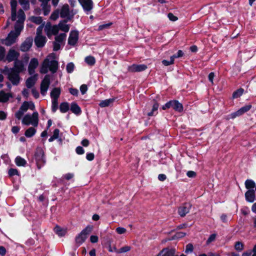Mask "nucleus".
<instances>
[{
	"mask_svg": "<svg viewBox=\"0 0 256 256\" xmlns=\"http://www.w3.org/2000/svg\"><path fill=\"white\" fill-rule=\"evenodd\" d=\"M114 98L105 100H104L101 101L99 104V106L101 108H104L106 106H110L111 104H112L113 103V102H114Z\"/></svg>",
	"mask_w": 256,
	"mask_h": 256,
	"instance_id": "obj_28",
	"label": "nucleus"
},
{
	"mask_svg": "<svg viewBox=\"0 0 256 256\" xmlns=\"http://www.w3.org/2000/svg\"><path fill=\"white\" fill-rule=\"evenodd\" d=\"M158 106L159 105L158 103L154 102V104L152 105V108L151 112H148L147 115L149 116H152L157 114V110Z\"/></svg>",
	"mask_w": 256,
	"mask_h": 256,
	"instance_id": "obj_31",
	"label": "nucleus"
},
{
	"mask_svg": "<svg viewBox=\"0 0 256 256\" xmlns=\"http://www.w3.org/2000/svg\"><path fill=\"white\" fill-rule=\"evenodd\" d=\"M46 42V38L44 36H36L34 38V42L38 48L43 47Z\"/></svg>",
	"mask_w": 256,
	"mask_h": 256,
	"instance_id": "obj_17",
	"label": "nucleus"
},
{
	"mask_svg": "<svg viewBox=\"0 0 256 256\" xmlns=\"http://www.w3.org/2000/svg\"><path fill=\"white\" fill-rule=\"evenodd\" d=\"M170 108H172V100L169 101L166 103L164 106H162V108L164 110H165Z\"/></svg>",
	"mask_w": 256,
	"mask_h": 256,
	"instance_id": "obj_61",
	"label": "nucleus"
},
{
	"mask_svg": "<svg viewBox=\"0 0 256 256\" xmlns=\"http://www.w3.org/2000/svg\"><path fill=\"white\" fill-rule=\"evenodd\" d=\"M28 102L25 101L22 104L20 108L21 110L26 112L28 109Z\"/></svg>",
	"mask_w": 256,
	"mask_h": 256,
	"instance_id": "obj_47",
	"label": "nucleus"
},
{
	"mask_svg": "<svg viewBox=\"0 0 256 256\" xmlns=\"http://www.w3.org/2000/svg\"><path fill=\"white\" fill-rule=\"evenodd\" d=\"M58 100H52V112H54L58 109Z\"/></svg>",
	"mask_w": 256,
	"mask_h": 256,
	"instance_id": "obj_46",
	"label": "nucleus"
},
{
	"mask_svg": "<svg viewBox=\"0 0 256 256\" xmlns=\"http://www.w3.org/2000/svg\"><path fill=\"white\" fill-rule=\"evenodd\" d=\"M38 74H34L26 80V86L28 88H30L34 86L38 80Z\"/></svg>",
	"mask_w": 256,
	"mask_h": 256,
	"instance_id": "obj_19",
	"label": "nucleus"
},
{
	"mask_svg": "<svg viewBox=\"0 0 256 256\" xmlns=\"http://www.w3.org/2000/svg\"><path fill=\"white\" fill-rule=\"evenodd\" d=\"M175 250L174 248H164L159 254H161L160 256H175Z\"/></svg>",
	"mask_w": 256,
	"mask_h": 256,
	"instance_id": "obj_22",
	"label": "nucleus"
},
{
	"mask_svg": "<svg viewBox=\"0 0 256 256\" xmlns=\"http://www.w3.org/2000/svg\"><path fill=\"white\" fill-rule=\"evenodd\" d=\"M66 35V34H60L55 37V41L53 42L54 50L57 51L60 48V46L64 44Z\"/></svg>",
	"mask_w": 256,
	"mask_h": 256,
	"instance_id": "obj_6",
	"label": "nucleus"
},
{
	"mask_svg": "<svg viewBox=\"0 0 256 256\" xmlns=\"http://www.w3.org/2000/svg\"><path fill=\"white\" fill-rule=\"evenodd\" d=\"M33 42V39L32 38H28L20 46V50L22 52H27L32 47Z\"/></svg>",
	"mask_w": 256,
	"mask_h": 256,
	"instance_id": "obj_11",
	"label": "nucleus"
},
{
	"mask_svg": "<svg viewBox=\"0 0 256 256\" xmlns=\"http://www.w3.org/2000/svg\"><path fill=\"white\" fill-rule=\"evenodd\" d=\"M85 62L90 66H93L96 62V60L94 57L88 56L85 58Z\"/></svg>",
	"mask_w": 256,
	"mask_h": 256,
	"instance_id": "obj_41",
	"label": "nucleus"
},
{
	"mask_svg": "<svg viewBox=\"0 0 256 256\" xmlns=\"http://www.w3.org/2000/svg\"><path fill=\"white\" fill-rule=\"evenodd\" d=\"M172 108L175 110L181 112L183 110L182 104L178 100H172Z\"/></svg>",
	"mask_w": 256,
	"mask_h": 256,
	"instance_id": "obj_25",
	"label": "nucleus"
},
{
	"mask_svg": "<svg viewBox=\"0 0 256 256\" xmlns=\"http://www.w3.org/2000/svg\"><path fill=\"white\" fill-rule=\"evenodd\" d=\"M192 207V204L190 203H186L178 208V212L181 216H184L189 212Z\"/></svg>",
	"mask_w": 256,
	"mask_h": 256,
	"instance_id": "obj_13",
	"label": "nucleus"
},
{
	"mask_svg": "<svg viewBox=\"0 0 256 256\" xmlns=\"http://www.w3.org/2000/svg\"><path fill=\"white\" fill-rule=\"evenodd\" d=\"M16 6L17 2L16 0H11L10 6H11V20L12 21H14L16 18Z\"/></svg>",
	"mask_w": 256,
	"mask_h": 256,
	"instance_id": "obj_18",
	"label": "nucleus"
},
{
	"mask_svg": "<svg viewBox=\"0 0 256 256\" xmlns=\"http://www.w3.org/2000/svg\"><path fill=\"white\" fill-rule=\"evenodd\" d=\"M193 246L191 244H188L186 246L185 252L186 253L191 252L193 250Z\"/></svg>",
	"mask_w": 256,
	"mask_h": 256,
	"instance_id": "obj_51",
	"label": "nucleus"
},
{
	"mask_svg": "<svg viewBox=\"0 0 256 256\" xmlns=\"http://www.w3.org/2000/svg\"><path fill=\"white\" fill-rule=\"evenodd\" d=\"M8 174L10 176H14V175H18V170L16 169L10 168L8 170Z\"/></svg>",
	"mask_w": 256,
	"mask_h": 256,
	"instance_id": "obj_52",
	"label": "nucleus"
},
{
	"mask_svg": "<svg viewBox=\"0 0 256 256\" xmlns=\"http://www.w3.org/2000/svg\"><path fill=\"white\" fill-rule=\"evenodd\" d=\"M92 227L88 226L84 229L80 233L76 238V242L78 246L82 244L87 238V236L92 230Z\"/></svg>",
	"mask_w": 256,
	"mask_h": 256,
	"instance_id": "obj_5",
	"label": "nucleus"
},
{
	"mask_svg": "<svg viewBox=\"0 0 256 256\" xmlns=\"http://www.w3.org/2000/svg\"><path fill=\"white\" fill-rule=\"evenodd\" d=\"M23 24L24 22L16 21L15 26L14 29L15 31L14 32L17 35H20V32L23 28Z\"/></svg>",
	"mask_w": 256,
	"mask_h": 256,
	"instance_id": "obj_27",
	"label": "nucleus"
},
{
	"mask_svg": "<svg viewBox=\"0 0 256 256\" xmlns=\"http://www.w3.org/2000/svg\"><path fill=\"white\" fill-rule=\"evenodd\" d=\"M60 14V10H54L50 16V19L52 20H56L58 18Z\"/></svg>",
	"mask_w": 256,
	"mask_h": 256,
	"instance_id": "obj_45",
	"label": "nucleus"
},
{
	"mask_svg": "<svg viewBox=\"0 0 256 256\" xmlns=\"http://www.w3.org/2000/svg\"><path fill=\"white\" fill-rule=\"evenodd\" d=\"M3 72L8 76V78L14 85H18L20 83V72H17L14 69L8 68L6 67L3 70Z\"/></svg>",
	"mask_w": 256,
	"mask_h": 256,
	"instance_id": "obj_3",
	"label": "nucleus"
},
{
	"mask_svg": "<svg viewBox=\"0 0 256 256\" xmlns=\"http://www.w3.org/2000/svg\"><path fill=\"white\" fill-rule=\"evenodd\" d=\"M251 107V105H246L241 108L240 110L244 114L248 111L250 109Z\"/></svg>",
	"mask_w": 256,
	"mask_h": 256,
	"instance_id": "obj_54",
	"label": "nucleus"
},
{
	"mask_svg": "<svg viewBox=\"0 0 256 256\" xmlns=\"http://www.w3.org/2000/svg\"><path fill=\"white\" fill-rule=\"evenodd\" d=\"M88 90L86 85L82 84L80 87V90L82 94H84Z\"/></svg>",
	"mask_w": 256,
	"mask_h": 256,
	"instance_id": "obj_63",
	"label": "nucleus"
},
{
	"mask_svg": "<svg viewBox=\"0 0 256 256\" xmlns=\"http://www.w3.org/2000/svg\"><path fill=\"white\" fill-rule=\"evenodd\" d=\"M59 10L60 16L62 18H66V20H64L65 23L68 20H70L76 14V12H74L73 10H70L69 6L68 4L63 5Z\"/></svg>",
	"mask_w": 256,
	"mask_h": 256,
	"instance_id": "obj_4",
	"label": "nucleus"
},
{
	"mask_svg": "<svg viewBox=\"0 0 256 256\" xmlns=\"http://www.w3.org/2000/svg\"><path fill=\"white\" fill-rule=\"evenodd\" d=\"M38 65V62L37 58H32L31 59L28 66V72L30 74L32 75L35 72V69Z\"/></svg>",
	"mask_w": 256,
	"mask_h": 256,
	"instance_id": "obj_14",
	"label": "nucleus"
},
{
	"mask_svg": "<svg viewBox=\"0 0 256 256\" xmlns=\"http://www.w3.org/2000/svg\"><path fill=\"white\" fill-rule=\"evenodd\" d=\"M235 249L238 251H242L244 249V244L242 242H236L234 246Z\"/></svg>",
	"mask_w": 256,
	"mask_h": 256,
	"instance_id": "obj_44",
	"label": "nucleus"
},
{
	"mask_svg": "<svg viewBox=\"0 0 256 256\" xmlns=\"http://www.w3.org/2000/svg\"><path fill=\"white\" fill-rule=\"evenodd\" d=\"M111 24H112V23H108V24H104L100 25L98 26V30H102L104 29L108 28L110 26Z\"/></svg>",
	"mask_w": 256,
	"mask_h": 256,
	"instance_id": "obj_55",
	"label": "nucleus"
},
{
	"mask_svg": "<svg viewBox=\"0 0 256 256\" xmlns=\"http://www.w3.org/2000/svg\"><path fill=\"white\" fill-rule=\"evenodd\" d=\"M126 231V229L124 228L118 227L116 228V232L120 234L125 233Z\"/></svg>",
	"mask_w": 256,
	"mask_h": 256,
	"instance_id": "obj_60",
	"label": "nucleus"
},
{
	"mask_svg": "<svg viewBox=\"0 0 256 256\" xmlns=\"http://www.w3.org/2000/svg\"><path fill=\"white\" fill-rule=\"evenodd\" d=\"M168 16L170 20L172 22H175L178 19L176 16H174L172 13L170 12L168 14Z\"/></svg>",
	"mask_w": 256,
	"mask_h": 256,
	"instance_id": "obj_56",
	"label": "nucleus"
},
{
	"mask_svg": "<svg viewBox=\"0 0 256 256\" xmlns=\"http://www.w3.org/2000/svg\"><path fill=\"white\" fill-rule=\"evenodd\" d=\"M5 56V49L2 46H0V60H2Z\"/></svg>",
	"mask_w": 256,
	"mask_h": 256,
	"instance_id": "obj_57",
	"label": "nucleus"
},
{
	"mask_svg": "<svg viewBox=\"0 0 256 256\" xmlns=\"http://www.w3.org/2000/svg\"><path fill=\"white\" fill-rule=\"evenodd\" d=\"M54 232L59 236H64L66 232V230L60 226H56L54 228Z\"/></svg>",
	"mask_w": 256,
	"mask_h": 256,
	"instance_id": "obj_29",
	"label": "nucleus"
},
{
	"mask_svg": "<svg viewBox=\"0 0 256 256\" xmlns=\"http://www.w3.org/2000/svg\"><path fill=\"white\" fill-rule=\"evenodd\" d=\"M246 188L249 190H254L253 188L255 187V182L252 180H247L245 182Z\"/></svg>",
	"mask_w": 256,
	"mask_h": 256,
	"instance_id": "obj_34",
	"label": "nucleus"
},
{
	"mask_svg": "<svg viewBox=\"0 0 256 256\" xmlns=\"http://www.w3.org/2000/svg\"><path fill=\"white\" fill-rule=\"evenodd\" d=\"M74 64L72 62H69L66 66V71L68 73H72L74 71Z\"/></svg>",
	"mask_w": 256,
	"mask_h": 256,
	"instance_id": "obj_43",
	"label": "nucleus"
},
{
	"mask_svg": "<svg viewBox=\"0 0 256 256\" xmlns=\"http://www.w3.org/2000/svg\"><path fill=\"white\" fill-rule=\"evenodd\" d=\"M18 36L14 32L12 31L8 35V37L4 40V44L10 46L15 42L16 38Z\"/></svg>",
	"mask_w": 256,
	"mask_h": 256,
	"instance_id": "obj_15",
	"label": "nucleus"
},
{
	"mask_svg": "<svg viewBox=\"0 0 256 256\" xmlns=\"http://www.w3.org/2000/svg\"><path fill=\"white\" fill-rule=\"evenodd\" d=\"M20 56V54L16 50L10 49L6 56V59L8 62L16 61Z\"/></svg>",
	"mask_w": 256,
	"mask_h": 256,
	"instance_id": "obj_12",
	"label": "nucleus"
},
{
	"mask_svg": "<svg viewBox=\"0 0 256 256\" xmlns=\"http://www.w3.org/2000/svg\"><path fill=\"white\" fill-rule=\"evenodd\" d=\"M17 18H18L17 21L24 22L25 20V14L22 10L20 9L18 10Z\"/></svg>",
	"mask_w": 256,
	"mask_h": 256,
	"instance_id": "obj_39",
	"label": "nucleus"
},
{
	"mask_svg": "<svg viewBox=\"0 0 256 256\" xmlns=\"http://www.w3.org/2000/svg\"><path fill=\"white\" fill-rule=\"evenodd\" d=\"M24 113V112L20 108L19 110L15 113V116L17 119L20 120L22 118Z\"/></svg>",
	"mask_w": 256,
	"mask_h": 256,
	"instance_id": "obj_49",
	"label": "nucleus"
},
{
	"mask_svg": "<svg viewBox=\"0 0 256 256\" xmlns=\"http://www.w3.org/2000/svg\"><path fill=\"white\" fill-rule=\"evenodd\" d=\"M18 2L24 10H28L30 8L28 0H18Z\"/></svg>",
	"mask_w": 256,
	"mask_h": 256,
	"instance_id": "obj_37",
	"label": "nucleus"
},
{
	"mask_svg": "<svg viewBox=\"0 0 256 256\" xmlns=\"http://www.w3.org/2000/svg\"><path fill=\"white\" fill-rule=\"evenodd\" d=\"M44 27V24L40 26L36 29V36H42V30Z\"/></svg>",
	"mask_w": 256,
	"mask_h": 256,
	"instance_id": "obj_50",
	"label": "nucleus"
},
{
	"mask_svg": "<svg viewBox=\"0 0 256 256\" xmlns=\"http://www.w3.org/2000/svg\"><path fill=\"white\" fill-rule=\"evenodd\" d=\"M78 1L86 13L92 9L93 2L92 0H78Z\"/></svg>",
	"mask_w": 256,
	"mask_h": 256,
	"instance_id": "obj_10",
	"label": "nucleus"
},
{
	"mask_svg": "<svg viewBox=\"0 0 256 256\" xmlns=\"http://www.w3.org/2000/svg\"><path fill=\"white\" fill-rule=\"evenodd\" d=\"M60 94V89L58 88H54L50 92L52 100H58Z\"/></svg>",
	"mask_w": 256,
	"mask_h": 256,
	"instance_id": "obj_26",
	"label": "nucleus"
},
{
	"mask_svg": "<svg viewBox=\"0 0 256 256\" xmlns=\"http://www.w3.org/2000/svg\"><path fill=\"white\" fill-rule=\"evenodd\" d=\"M48 2L42 3L41 6L44 11V14L47 16L50 11V6L48 4Z\"/></svg>",
	"mask_w": 256,
	"mask_h": 256,
	"instance_id": "obj_30",
	"label": "nucleus"
},
{
	"mask_svg": "<svg viewBox=\"0 0 256 256\" xmlns=\"http://www.w3.org/2000/svg\"><path fill=\"white\" fill-rule=\"evenodd\" d=\"M50 76L46 74L44 76V78L42 80L40 84V93L42 96L46 95L50 85Z\"/></svg>",
	"mask_w": 256,
	"mask_h": 256,
	"instance_id": "obj_8",
	"label": "nucleus"
},
{
	"mask_svg": "<svg viewBox=\"0 0 256 256\" xmlns=\"http://www.w3.org/2000/svg\"><path fill=\"white\" fill-rule=\"evenodd\" d=\"M59 30L64 32H68L70 30V26L68 24L63 22H60L58 26Z\"/></svg>",
	"mask_w": 256,
	"mask_h": 256,
	"instance_id": "obj_38",
	"label": "nucleus"
},
{
	"mask_svg": "<svg viewBox=\"0 0 256 256\" xmlns=\"http://www.w3.org/2000/svg\"><path fill=\"white\" fill-rule=\"evenodd\" d=\"M36 132V130L33 127H30L25 132L24 134L28 138H31Z\"/></svg>",
	"mask_w": 256,
	"mask_h": 256,
	"instance_id": "obj_32",
	"label": "nucleus"
},
{
	"mask_svg": "<svg viewBox=\"0 0 256 256\" xmlns=\"http://www.w3.org/2000/svg\"><path fill=\"white\" fill-rule=\"evenodd\" d=\"M22 124L29 126L32 124L34 127H36L38 124V114L37 112H34L32 114H26L22 119Z\"/></svg>",
	"mask_w": 256,
	"mask_h": 256,
	"instance_id": "obj_2",
	"label": "nucleus"
},
{
	"mask_svg": "<svg viewBox=\"0 0 256 256\" xmlns=\"http://www.w3.org/2000/svg\"><path fill=\"white\" fill-rule=\"evenodd\" d=\"M44 30L46 34L49 38H50L52 35H56L59 31V28L58 26H52L50 22H48L46 24Z\"/></svg>",
	"mask_w": 256,
	"mask_h": 256,
	"instance_id": "obj_7",
	"label": "nucleus"
},
{
	"mask_svg": "<svg viewBox=\"0 0 256 256\" xmlns=\"http://www.w3.org/2000/svg\"><path fill=\"white\" fill-rule=\"evenodd\" d=\"M78 31H72L68 39V44L71 46H74L78 42Z\"/></svg>",
	"mask_w": 256,
	"mask_h": 256,
	"instance_id": "obj_16",
	"label": "nucleus"
},
{
	"mask_svg": "<svg viewBox=\"0 0 256 256\" xmlns=\"http://www.w3.org/2000/svg\"><path fill=\"white\" fill-rule=\"evenodd\" d=\"M94 155L93 153H88L86 154V158L88 160L92 161L94 159Z\"/></svg>",
	"mask_w": 256,
	"mask_h": 256,
	"instance_id": "obj_64",
	"label": "nucleus"
},
{
	"mask_svg": "<svg viewBox=\"0 0 256 256\" xmlns=\"http://www.w3.org/2000/svg\"><path fill=\"white\" fill-rule=\"evenodd\" d=\"M10 97H12V96L10 93H6L3 90L0 92V102H7Z\"/></svg>",
	"mask_w": 256,
	"mask_h": 256,
	"instance_id": "obj_24",
	"label": "nucleus"
},
{
	"mask_svg": "<svg viewBox=\"0 0 256 256\" xmlns=\"http://www.w3.org/2000/svg\"><path fill=\"white\" fill-rule=\"evenodd\" d=\"M70 110L76 115H80L82 113L80 107L75 102L71 104Z\"/></svg>",
	"mask_w": 256,
	"mask_h": 256,
	"instance_id": "obj_23",
	"label": "nucleus"
},
{
	"mask_svg": "<svg viewBox=\"0 0 256 256\" xmlns=\"http://www.w3.org/2000/svg\"><path fill=\"white\" fill-rule=\"evenodd\" d=\"M15 162L16 164L19 166H24L26 164V160L20 156L16 157L15 159Z\"/></svg>",
	"mask_w": 256,
	"mask_h": 256,
	"instance_id": "obj_33",
	"label": "nucleus"
},
{
	"mask_svg": "<svg viewBox=\"0 0 256 256\" xmlns=\"http://www.w3.org/2000/svg\"><path fill=\"white\" fill-rule=\"evenodd\" d=\"M30 20L31 22H34L37 24H40L42 22V18L40 16H32L30 18Z\"/></svg>",
	"mask_w": 256,
	"mask_h": 256,
	"instance_id": "obj_40",
	"label": "nucleus"
},
{
	"mask_svg": "<svg viewBox=\"0 0 256 256\" xmlns=\"http://www.w3.org/2000/svg\"><path fill=\"white\" fill-rule=\"evenodd\" d=\"M69 108V104L68 102H64L60 104V110L61 112L65 113L68 110Z\"/></svg>",
	"mask_w": 256,
	"mask_h": 256,
	"instance_id": "obj_36",
	"label": "nucleus"
},
{
	"mask_svg": "<svg viewBox=\"0 0 256 256\" xmlns=\"http://www.w3.org/2000/svg\"><path fill=\"white\" fill-rule=\"evenodd\" d=\"M76 152L78 154H82L84 152V149L80 146H78L76 148Z\"/></svg>",
	"mask_w": 256,
	"mask_h": 256,
	"instance_id": "obj_53",
	"label": "nucleus"
},
{
	"mask_svg": "<svg viewBox=\"0 0 256 256\" xmlns=\"http://www.w3.org/2000/svg\"><path fill=\"white\" fill-rule=\"evenodd\" d=\"M186 233L183 232H178L172 237L173 239L180 238L186 236Z\"/></svg>",
	"mask_w": 256,
	"mask_h": 256,
	"instance_id": "obj_48",
	"label": "nucleus"
},
{
	"mask_svg": "<svg viewBox=\"0 0 256 256\" xmlns=\"http://www.w3.org/2000/svg\"><path fill=\"white\" fill-rule=\"evenodd\" d=\"M242 114H244V113L239 109L238 111L232 114V118H235L236 116H240Z\"/></svg>",
	"mask_w": 256,
	"mask_h": 256,
	"instance_id": "obj_59",
	"label": "nucleus"
},
{
	"mask_svg": "<svg viewBox=\"0 0 256 256\" xmlns=\"http://www.w3.org/2000/svg\"><path fill=\"white\" fill-rule=\"evenodd\" d=\"M147 68V66L144 64H133L128 66V70L131 72H140L145 70Z\"/></svg>",
	"mask_w": 256,
	"mask_h": 256,
	"instance_id": "obj_9",
	"label": "nucleus"
},
{
	"mask_svg": "<svg viewBox=\"0 0 256 256\" xmlns=\"http://www.w3.org/2000/svg\"><path fill=\"white\" fill-rule=\"evenodd\" d=\"M54 57V54H52L44 60L40 69L41 74H46L48 70L52 74L56 72L58 68V62L54 60H50L51 58Z\"/></svg>",
	"mask_w": 256,
	"mask_h": 256,
	"instance_id": "obj_1",
	"label": "nucleus"
},
{
	"mask_svg": "<svg viewBox=\"0 0 256 256\" xmlns=\"http://www.w3.org/2000/svg\"><path fill=\"white\" fill-rule=\"evenodd\" d=\"M11 69H14L18 72H20L24 70V62L20 60H16L14 62V67Z\"/></svg>",
	"mask_w": 256,
	"mask_h": 256,
	"instance_id": "obj_20",
	"label": "nucleus"
},
{
	"mask_svg": "<svg viewBox=\"0 0 256 256\" xmlns=\"http://www.w3.org/2000/svg\"><path fill=\"white\" fill-rule=\"evenodd\" d=\"M244 90L243 88H240L238 89V90L234 92L232 94L233 98H236L240 97L244 93Z\"/></svg>",
	"mask_w": 256,
	"mask_h": 256,
	"instance_id": "obj_42",
	"label": "nucleus"
},
{
	"mask_svg": "<svg viewBox=\"0 0 256 256\" xmlns=\"http://www.w3.org/2000/svg\"><path fill=\"white\" fill-rule=\"evenodd\" d=\"M69 92L72 94L76 96H78V90L76 88H70L69 89Z\"/></svg>",
	"mask_w": 256,
	"mask_h": 256,
	"instance_id": "obj_62",
	"label": "nucleus"
},
{
	"mask_svg": "<svg viewBox=\"0 0 256 256\" xmlns=\"http://www.w3.org/2000/svg\"><path fill=\"white\" fill-rule=\"evenodd\" d=\"M131 249V248L130 246H124L119 250L116 249V247H114V250L115 252H116L117 254H121V253H124L128 251H130Z\"/></svg>",
	"mask_w": 256,
	"mask_h": 256,
	"instance_id": "obj_35",
	"label": "nucleus"
},
{
	"mask_svg": "<svg viewBox=\"0 0 256 256\" xmlns=\"http://www.w3.org/2000/svg\"><path fill=\"white\" fill-rule=\"evenodd\" d=\"M216 235L215 234H211L206 241V244H209L211 242L214 241L216 239Z\"/></svg>",
	"mask_w": 256,
	"mask_h": 256,
	"instance_id": "obj_58",
	"label": "nucleus"
},
{
	"mask_svg": "<svg viewBox=\"0 0 256 256\" xmlns=\"http://www.w3.org/2000/svg\"><path fill=\"white\" fill-rule=\"evenodd\" d=\"M246 200L250 202H252L255 199V192L254 190H249L245 194Z\"/></svg>",
	"mask_w": 256,
	"mask_h": 256,
	"instance_id": "obj_21",
	"label": "nucleus"
}]
</instances>
